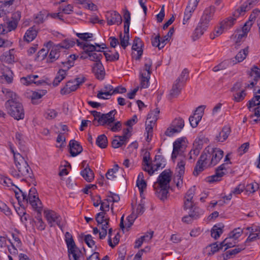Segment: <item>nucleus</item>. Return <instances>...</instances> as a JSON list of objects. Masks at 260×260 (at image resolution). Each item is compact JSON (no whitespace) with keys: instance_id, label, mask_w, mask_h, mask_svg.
Returning a JSON list of instances; mask_svg holds the SVG:
<instances>
[{"instance_id":"nucleus-4","label":"nucleus","mask_w":260,"mask_h":260,"mask_svg":"<svg viewBox=\"0 0 260 260\" xmlns=\"http://www.w3.org/2000/svg\"><path fill=\"white\" fill-rule=\"evenodd\" d=\"M203 153H205L208 155V158H210V161L208 164L209 167L216 165L221 159L223 156V151L219 148H211V151L209 149H206Z\"/></svg>"},{"instance_id":"nucleus-46","label":"nucleus","mask_w":260,"mask_h":260,"mask_svg":"<svg viewBox=\"0 0 260 260\" xmlns=\"http://www.w3.org/2000/svg\"><path fill=\"white\" fill-rule=\"evenodd\" d=\"M165 166V164L161 162L160 161H157L156 164L154 165L153 166H151L150 169L147 170L146 168H144L143 170L147 172L150 175H152L155 171H157L159 168H164Z\"/></svg>"},{"instance_id":"nucleus-35","label":"nucleus","mask_w":260,"mask_h":260,"mask_svg":"<svg viewBox=\"0 0 260 260\" xmlns=\"http://www.w3.org/2000/svg\"><path fill=\"white\" fill-rule=\"evenodd\" d=\"M189 209H190L189 213L194 219L199 218L204 213L203 210L194 205H192V208L191 207Z\"/></svg>"},{"instance_id":"nucleus-61","label":"nucleus","mask_w":260,"mask_h":260,"mask_svg":"<svg viewBox=\"0 0 260 260\" xmlns=\"http://www.w3.org/2000/svg\"><path fill=\"white\" fill-rule=\"evenodd\" d=\"M84 241L89 247L91 248L95 245V242L93 240L91 235H87L85 236Z\"/></svg>"},{"instance_id":"nucleus-41","label":"nucleus","mask_w":260,"mask_h":260,"mask_svg":"<svg viewBox=\"0 0 260 260\" xmlns=\"http://www.w3.org/2000/svg\"><path fill=\"white\" fill-rule=\"evenodd\" d=\"M236 19V18H232L231 17L228 18L221 22V27L223 29L227 30L233 25Z\"/></svg>"},{"instance_id":"nucleus-21","label":"nucleus","mask_w":260,"mask_h":260,"mask_svg":"<svg viewBox=\"0 0 260 260\" xmlns=\"http://www.w3.org/2000/svg\"><path fill=\"white\" fill-rule=\"evenodd\" d=\"M157 119V116L156 115H148L145 122V129L148 134L152 133L153 128L155 125Z\"/></svg>"},{"instance_id":"nucleus-44","label":"nucleus","mask_w":260,"mask_h":260,"mask_svg":"<svg viewBox=\"0 0 260 260\" xmlns=\"http://www.w3.org/2000/svg\"><path fill=\"white\" fill-rule=\"evenodd\" d=\"M248 53V47L241 50L235 56L237 62H240L244 60Z\"/></svg>"},{"instance_id":"nucleus-30","label":"nucleus","mask_w":260,"mask_h":260,"mask_svg":"<svg viewBox=\"0 0 260 260\" xmlns=\"http://www.w3.org/2000/svg\"><path fill=\"white\" fill-rule=\"evenodd\" d=\"M257 101L254 100V96L248 102V108L250 112H254L253 114H260V106L257 104Z\"/></svg>"},{"instance_id":"nucleus-8","label":"nucleus","mask_w":260,"mask_h":260,"mask_svg":"<svg viewBox=\"0 0 260 260\" xmlns=\"http://www.w3.org/2000/svg\"><path fill=\"white\" fill-rule=\"evenodd\" d=\"M186 147V138L182 137L177 139L173 143L172 159L174 161L179 153H182L184 151Z\"/></svg>"},{"instance_id":"nucleus-39","label":"nucleus","mask_w":260,"mask_h":260,"mask_svg":"<svg viewBox=\"0 0 260 260\" xmlns=\"http://www.w3.org/2000/svg\"><path fill=\"white\" fill-rule=\"evenodd\" d=\"M37 35V31L31 28L30 29L27 30L24 36V39L25 41L29 43L34 40Z\"/></svg>"},{"instance_id":"nucleus-58","label":"nucleus","mask_w":260,"mask_h":260,"mask_svg":"<svg viewBox=\"0 0 260 260\" xmlns=\"http://www.w3.org/2000/svg\"><path fill=\"white\" fill-rule=\"evenodd\" d=\"M108 197L112 199H106L105 201L108 202H118L120 200V197L118 194L113 193L111 191H109V195L108 196Z\"/></svg>"},{"instance_id":"nucleus-23","label":"nucleus","mask_w":260,"mask_h":260,"mask_svg":"<svg viewBox=\"0 0 260 260\" xmlns=\"http://www.w3.org/2000/svg\"><path fill=\"white\" fill-rule=\"evenodd\" d=\"M113 87L111 85H105L104 88L99 91L97 97L101 99H108V98L104 97L103 95H105L106 96L112 95L113 93L112 92H111V91H113Z\"/></svg>"},{"instance_id":"nucleus-28","label":"nucleus","mask_w":260,"mask_h":260,"mask_svg":"<svg viewBox=\"0 0 260 260\" xmlns=\"http://www.w3.org/2000/svg\"><path fill=\"white\" fill-rule=\"evenodd\" d=\"M18 25V23L13 21L11 20L9 21L7 24V27L5 28V26L1 24L0 26V34L3 35L7 33L8 32L11 31L12 30H14L16 28Z\"/></svg>"},{"instance_id":"nucleus-51","label":"nucleus","mask_w":260,"mask_h":260,"mask_svg":"<svg viewBox=\"0 0 260 260\" xmlns=\"http://www.w3.org/2000/svg\"><path fill=\"white\" fill-rule=\"evenodd\" d=\"M193 197V196L187 194H185L183 206L184 210H187L191 207L192 208V205H193V202L192 201Z\"/></svg>"},{"instance_id":"nucleus-59","label":"nucleus","mask_w":260,"mask_h":260,"mask_svg":"<svg viewBox=\"0 0 260 260\" xmlns=\"http://www.w3.org/2000/svg\"><path fill=\"white\" fill-rule=\"evenodd\" d=\"M0 211L3 212L7 216L11 215V211L8 206L4 203H0Z\"/></svg>"},{"instance_id":"nucleus-43","label":"nucleus","mask_w":260,"mask_h":260,"mask_svg":"<svg viewBox=\"0 0 260 260\" xmlns=\"http://www.w3.org/2000/svg\"><path fill=\"white\" fill-rule=\"evenodd\" d=\"M249 75L250 76L254 77L253 81L257 83L258 80L260 79V69L256 66H253Z\"/></svg>"},{"instance_id":"nucleus-42","label":"nucleus","mask_w":260,"mask_h":260,"mask_svg":"<svg viewBox=\"0 0 260 260\" xmlns=\"http://www.w3.org/2000/svg\"><path fill=\"white\" fill-rule=\"evenodd\" d=\"M47 93L46 90H40L38 92L35 91L32 92L31 96V103L33 104H37V101L41 99L44 95Z\"/></svg>"},{"instance_id":"nucleus-6","label":"nucleus","mask_w":260,"mask_h":260,"mask_svg":"<svg viewBox=\"0 0 260 260\" xmlns=\"http://www.w3.org/2000/svg\"><path fill=\"white\" fill-rule=\"evenodd\" d=\"M92 123L95 126L108 125L111 126L115 120V115H93Z\"/></svg>"},{"instance_id":"nucleus-37","label":"nucleus","mask_w":260,"mask_h":260,"mask_svg":"<svg viewBox=\"0 0 260 260\" xmlns=\"http://www.w3.org/2000/svg\"><path fill=\"white\" fill-rule=\"evenodd\" d=\"M141 83L140 87L141 88H146L149 86L150 73L148 72L147 75L146 73H141L140 75Z\"/></svg>"},{"instance_id":"nucleus-7","label":"nucleus","mask_w":260,"mask_h":260,"mask_svg":"<svg viewBox=\"0 0 260 260\" xmlns=\"http://www.w3.org/2000/svg\"><path fill=\"white\" fill-rule=\"evenodd\" d=\"M184 126V120L180 117L176 118L172 122L170 126L166 129L165 135L168 137H172L175 134L180 133Z\"/></svg>"},{"instance_id":"nucleus-5","label":"nucleus","mask_w":260,"mask_h":260,"mask_svg":"<svg viewBox=\"0 0 260 260\" xmlns=\"http://www.w3.org/2000/svg\"><path fill=\"white\" fill-rule=\"evenodd\" d=\"M86 80V78L82 77L81 78H76L74 80L69 81L67 83L66 87L61 89V94L62 95L69 94L76 90Z\"/></svg>"},{"instance_id":"nucleus-26","label":"nucleus","mask_w":260,"mask_h":260,"mask_svg":"<svg viewBox=\"0 0 260 260\" xmlns=\"http://www.w3.org/2000/svg\"><path fill=\"white\" fill-rule=\"evenodd\" d=\"M1 60L2 61L7 63H12L15 61V56L14 54V50H11L4 52L1 55Z\"/></svg>"},{"instance_id":"nucleus-49","label":"nucleus","mask_w":260,"mask_h":260,"mask_svg":"<svg viewBox=\"0 0 260 260\" xmlns=\"http://www.w3.org/2000/svg\"><path fill=\"white\" fill-rule=\"evenodd\" d=\"M188 78V71L187 69H184L180 76L176 80V81L183 85H184L186 81L187 80Z\"/></svg>"},{"instance_id":"nucleus-24","label":"nucleus","mask_w":260,"mask_h":260,"mask_svg":"<svg viewBox=\"0 0 260 260\" xmlns=\"http://www.w3.org/2000/svg\"><path fill=\"white\" fill-rule=\"evenodd\" d=\"M155 190V194L156 196L161 201H165L167 198L169 193L168 190L170 187H159V185L157 187H154Z\"/></svg>"},{"instance_id":"nucleus-27","label":"nucleus","mask_w":260,"mask_h":260,"mask_svg":"<svg viewBox=\"0 0 260 260\" xmlns=\"http://www.w3.org/2000/svg\"><path fill=\"white\" fill-rule=\"evenodd\" d=\"M70 260H84L81 257V251L78 247L68 250Z\"/></svg>"},{"instance_id":"nucleus-63","label":"nucleus","mask_w":260,"mask_h":260,"mask_svg":"<svg viewBox=\"0 0 260 260\" xmlns=\"http://www.w3.org/2000/svg\"><path fill=\"white\" fill-rule=\"evenodd\" d=\"M259 238V233H251L245 241V243L255 241Z\"/></svg>"},{"instance_id":"nucleus-55","label":"nucleus","mask_w":260,"mask_h":260,"mask_svg":"<svg viewBox=\"0 0 260 260\" xmlns=\"http://www.w3.org/2000/svg\"><path fill=\"white\" fill-rule=\"evenodd\" d=\"M120 45L124 49L129 45V36H122V34H120Z\"/></svg>"},{"instance_id":"nucleus-16","label":"nucleus","mask_w":260,"mask_h":260,"mask_svg":"<svg viewBox=\"0 0 260 260\" xmlns=\"http://www.w3.org/2000/svg\"><path fill=\"white\" fill-rule=\"evenodd\" d=\"M70 153L72 157H75L80 154L83 151V148L80 144L75 140H71L69 144Z\"/></svg>"},{"instance_id":"nucleus-19","label":"nucleus","mask_w":260,"mask_h":260,"mask_svg":"<svg viewBox=\"0 0 260 260\" xmlns=\"http://www.w3.org/2000/svg\"><path fill=\"white\" fill-rule=\"evenodd\" d=\"M198 3V1L196 0L191 4V2H189L188 6L186 7L185 12H184V16L183 20V23L185 24L187 23L188 20L190 18L192 13L196 9L197 5Z\"/></svg>"},{"instance_id":"nucleus-34","label":"nucleus","mask_w":260,"mask_h":260,"mask_svg":"<svg viewBox=\"0 0 260 260\" xmlns=\"http://www.w3.org/2000/svg\"><path fill=\"white\" fill-rule=\"evenodd\" d=\"M151 43L153 47H158L159 50L163 48L166 45V43H164V40H161L159 34L151 39Z\"/></svg>"},{"instance_id":"nucleus-54","label":"nucleus","mask_w":260,"mask_h":260,"mask_svg":"<svg viewBox=\"0 0 260 260\" xmlns=\"http://www.w3.org/2000/svg\"><path fill=\"white\" fill-rule=\"evenodd\" d=\"M104 54L105 56L106 60L107 61H114L117 60H118L119 57L118 52H116L113 55H111L106 52H104Z\"/></svg>"},{"instance_id":"nucleus-40","label":"nucleus","mask_w":260,"mask_h":260,"mask_svg":"<svg viewBox=\"0 0 260 260\" xmlns=\"http://www.w3.org/2000/svg\"><path fill=\"white\" fill-rule=\"evenodd\" d=\"M82 49L84 50V52L86 54H89L90 53L96 52H102L101 49H96L95 46L92 44L88 43H84L83 44Z\"/></svg>"},{"instance_id":"nucleus-50","label":"nucleus","mask_w":260,"mask_h":260,"mask_svg":"<svg viewBox=\"0 0 260 260\" xmlns=\"http://www.w3.org/2000/svg\"><path fill=\"white\" fill-rule=\"evenodd\" d=\"M75 44V42L72 39H65L61 43L58 44V46L60 48L68 49L73 47Z\"/></svg>"},{"instance_id":"nucleus-48","label":"nucleus","mask_w":260,"mask_h":260,"mask_svg":"<svg viewBox=\"0 0 260 260\" xmlns=\"http://www.w3.org/2000/svg\"><path fill=\"white\" fill-rule=\"evenodd\" d=\"M243 233V230L240 228H236L231 232L228 235L229 239H234L237 240Z\"/></svg>"},{"instance_id":"nucleus-36","label":"nucleus","mask_w":260,"mask_h":260,"mask_svg":"<svg viewBox=\"0 0 260 260\" xmlns=\"http://www.w3.org/2000/svg\"><path fill=\"white\" fill-rule=\"evenodd\" d=\"M60 49V47L58 46V45H56L52 47L51 50L49 55V57L50 59L51 60V62H53L54 60L58 59L59 57V49Z\"/></svg>"},{"instance_id":"nucleus-14","label":"nucleus","mask_w":260,"mask_h":260,"mask_svg":"<svg viewBox=\"0 0 260 260\" xmlns=\"http://www.w3.org/2000/svg\"><path fill=\"white\" fill-rule=\"evenodd\" d=\"M185 162L184 160H181L178 162L177 168L176 169V176L174 178V180L176 179V177L177 178L178 181L176 183V186L179 188L181 187L183 183V176L184 174L185 171Z\"/></svg>"},{"instance_id":"nucleus-38","label":"nucleus","mask_w":260,"mask_h":260,"mask_svg":"<svg viewBox=\"0 0 260 260\" xmlns=\"http://www.w3.org/2000/svg\"><path fill=\"white\" fill-rule=\"evenodd\" d=\"M96 144L101 148L104 149L107 147L108 139L105 135L102 134L98 137Z\"/></svg>"},{"instance_id":"nucleus-22","label":"nucleus","mask_w":260,"mask_h":260,"mask_svg":"<svg viewBox=\"0 0 260 260\" xmlns=\"http://www.w3.org/2000/svg\"><path fill=\"white\" fill-rule=\"evenodd\" d=\"M104 220L102 221V222L100 223H98V225H101V231L100 232V239H104L105 238L106 236L107 235V229L109 226V217H104Z\"/></svg>"},{"instance_id":"nucleus-2","label":"nucleus","mask_w":260,"mask_h":260,"mask_svg":"<svg viewBox=\"0 0 260 260\" xmlns=\"http://www.w3.org/2000/svg\"><path fill=\"white\" fill-rule=\"evenodd\" d=\"M214 12L215 8L213 7H209L205 10L200 21L192 35V38L194 41L198 40L203 35L204 31L208 27Z\"/></svg>"},{"instance_id":"nucleus-15","label":"nucleus","mask_w":260,"mask_h":260,"mask_svg":"<svg viewBox=\"0 0 260 260\" xmlns=\"http://www.w3.org/2000/svg\"><path fill=\"white\" fill-rule=\"evenodd\" d=\"M107 24L109 25L116 24L120 25L122 23V17L121 15L116 11H111L106 15Z\"/></svg>"},{"instance_id":"nucleus-11","label":"nucleus","mask_w":260,"mask_h":260,"mask_svg":"<svg viewBox=\"0 0 260 260\" xmlns=\"http://www.w3.org/2000/svg\"><path fill=\"white\" fill-rule=\"evenodd\" d=\"M172 172L169 169L165 170L157 178L156 183L159 187H170L169 184L171 181Z\"/></svg>"},{"instance_id":"nucleus-47","label":"nucleus","mask_w":260,"mask_h":260,"mask_svg":"<svg viewBox=\"0 0 260 260\" xmlns=\"http://www.w3.org/2000/svg\"><path fill=\"white\" fill-rule=\"evenodd\" d=\"M15 138L18 143L20 150L25 151V141L24 140V136L19 132H16L15 134Z\"/></svg>"},{"instance_id":"nucleus-9","label":"nucleus","mask_w":260,"mask_h":260,"mask_svg":"<svg viewBox=\"0 0 260 260\" xmlns=\"http://www.w3.org/2000/svg\"><path fill=\"white\" fill-rule=\"evenodd\" d=\"M45 216L50 226H52V223L55 222L60 229L63 232V228L64 225L61 223V218L59 215L52 210H45Z\"/></svg>"},{"instance_id":"nucleus-17","label":"nucleus","mask_w":260,"mask_h":260,"mask_svg":"<svg viewBox=\"0 0 260 260\" xmlns=\"http://www.w3.org/2000/svg\"><path fill=\"white\" fill-rule=\"evenodd\" d=\"M256 0H248L247 2L243 4L240 8L235 11L233 15L237 18L239 15H242V13H244L249 10L255 4Z\"/></svg>"},{"instance_id":"nucleus-3","label":"nucleus","mask_w":260,"mask_h":260,"mask_svg":"<svg viewBox=\"0 0 260 260\" xmlns=\"http://www.w3.org/2000/svg\"><path fill=\"white\" fill-rule=\"evenodd\" d=\"M15 187L17 188L21 193L22 197V201H26V203H29L32 207H36L38 205H42V203L38 197V193L37 190L34 187H31L29 191L28 195L18 188L16 186Z\"/></svg>"},{"instance_id":"nucleus-31","label":"nucleus","mask_w":260,"mask_h":260,"mask_svg":"<svg viewBox=\"0 0 260 260\" xmlns=\"http://www.w3.org/2000/svg\"><path fill=\"white\" fill-rule=\"evenodd\" d=\"M100 210L102 211L97 213L95 216V220L98 223L102 222L104 217H107L106 214L107 212L108 211V210H106V208L105 207V202L102 201L101 203Z\"/></svg>"},{"instance_id":"nucleus-45","label":"nucleus","mask_w":260,"mask_h":260,"mask_svg":"<svg viewBox=\"0 0 260 260\" xmlns=\"http://www.w3.org/2000/svg\"><path fill=\"white\" fill-rule=\"evenodd\" d=\"M202 116L201 115H191L189 118V121L190 125L193 127H196L199 122L202 119Z\"/></svg>"},{"instance_id":"nucleus-33","label":"nucleus","mask_w":260,"mask_h":260,"mask_svg":"<svg viewBox=\"0 0 260 260\" xmlns=\"http://www.w3.org/2000/svg\"><path fill=\"white\" fill-rule=\"evenodd\" d=\"M223 228L224 226L223 225H220V224H218V225H214L211 231V237L215 239H218L220 237V236L222 234L223 232Z\"/></svg>"},{"instance_id":"nucleus-1","label":"nucleus","mask_w":260,"mask_h":260,"mask_svg":"<svg viewBox=\"0 0 260 260\" xmlns=\"http://www.w3.org/2000/svg\"><path fill=\"white\" fill-rule=\"evenodd\" d=\"M14 161L17 170H16L13 167H11L9 169V173L14 178L17 179L22 177L26 178H34L32 170L22 155L16 157V158L14 159Z\"/></svg>"},{"instance_id":"nucleus-25","label":"nucleus","mask_w":260,"mask_h":260,"mask_svg":"<svg viewBox=\"0 0 260 260\" xmlns=\"http://www.w3.org/2000/svg\"><path fill=\"white\" fill-rule=\"evenodd\" d=\"M81 175L87 182H90L94 179V173L88 165L80 172Z\"/></svg>"},{"instance_id":"nucleus-12","label":"nucleus","mask_w":260,"mask_h":260,"mask_svg":"<svg viewBox=\"0 0 260 260\" xmlns=\"http://www.w3.org/2000/svg\"><path fill=\"white\" fill-rule=\"evenodd\" d=\"M62 64H68L69 66L66 69H60L57 74L54 81L53 82V85L55 86H57L59 83L65 78L67 76V72L74 65V62L72 61L68 60L67 61H62Z\"/></svg>"},{"instance_id":"nucleus-13","label":"nucleus","mask_w":260,"mask_h":260,"mask_svg":"<svg viewBox=\"0 0 260 260\" xmlns=\"http://www.w3.org/2000/svg\"><path fill=\"white\" fill-rule=\"evenodd\" d=\"M208 164V155L205 153H202L198 159L194 167L193 174L198 176L204 170L205 165Z\"/></svg>"},{"instance_id":"nucleus-56","label":"nucleus","mask_w":260,"mask_h":260,"mask_svg":"<svg viewBox=\"0 0 260 260\" xmlns=\"http://www.w3.org/2000/svg\"><path fill=\"white\" fill-rule=\"evenodd\" d=\"M2 92L4 94H5V95L8 98H10L9 100H16V94L15 93L13 92L11 90L8 89H3Z\"/></svg>"},{"instance_id":"nucleus-60","label":"nucleus","mask_w":260,"mask_h":260,"mask_svg":"<svg viewBox=\"0 0 260 260\" xmlns=\"http://www.w3.org/2000/svg\"><path fill=\"white\" fill-rule=\"evenodd\" d=\"M246 95L245 89H243L240 92H238L234 94V100L236 102H239L244 99Z\"/></svg>"},{"instance_id":"nucleus-53","label":"nucleus","mask_w":260,"mask_h":260,"mask_svg":"<svg viewBox=\"0 0 260 260\" xmlns=\"http://www.w3.org/2000/svg\"><path fill=\"white\" fill-rule=\"evenodd\" d=\"M79 3L83 5L85 8L89 9L90 10H95L96 9V6L91 3L90 1L87 0H77Z\"/></svg>"},{"instance_id":"nucleus-18","label":"nucleus","mask_w":260,"mask_h":260,"mask_svg":"<svg viewBox=\"0 0 260 260\" xmlns=\"http://www.w3.org/2000/svg\"><path fill=\"white\" fill-rule=\"evenodd\" d=\"M231 133V127L229 125H224L221 131L215 137V140L219 142H224Z\"/></svg>"},{"instance_id":"nucleus-64","label":"nucleus","mask_w":260,"mask_h":260,"mask_svg":"<svg viewBox=\"0 0 260 260\" xmlns=\"http://www.w3.org/2000/svg\"><path fill=\"white\" fill-rule=\"evenodd\" d=\"M116 171H113V170L109 169L106 174V177L108 180H115L117 176L115 175Z\"/></svg>"},{"instance_id":"nucleus-62","label":"nucleus","mask_w":260,"mask_h":260,"mask_svg":"<svg viewBox=\"0 0 260 260\" xmlns=\"http://www.w3.org/2000/svg\"><path fill=\"white\" fill-rule=\"evenodd\" d=\"M76 36L80 39L87 41L88 39L91 38L93 35L91 33H76Z\"/></svg>"},{"instance_id":"nucleus-57","label":"nucleus","mask_w":260,"mask_h":260,"mask_svg":"<svg viewBox=\"0 0 260 260\" xmlns=\"http://www.w3.org/2000/svg\"><path fill=\"white\" fill-rule=\"evenodd\" d=\"M249 147V143L246 142L242 144L240 147L238 149V152L239 153V155L241 156L246 152H247Z\"/></svg>"},{"instance_id":"nucleus-10","label":"nucleus","mask_w":260,"mask_h":260,"mask_svg":"<svg viewBox=\"0 0 260 260\" xmlns=\"http://www.w3.org/2000/svg\"><path fill=\"white\" fill-rule=\"evenodd\" d=\"M8 114H24L22 104L16 100H8L5 104Z\"/></svg>"},{"instance_id":"nucleus-52","label":"nucleus","mask_w":260,"mask_h":260,"mask_svg":"<svg viewBox=\"0 0 260 260\" xmlns=\"http://www.w3.org/2000/svg\"><path fill=\"white\" fill-rule=\"evenodd\" d=\"M88 56L90 60L94 61L95 63H102L101 59L103 58L102 54L93 52L88 54Z\"/></svg>"},{"instance_id":"nucleus-29","label":"nucleus","mask_w":260,"mask_h":260,"mask_svg":"<svg viewBox=\"0 0 260 260\" xmlns=\"http://www.w3.org/2000/svg\"><path fill=\"white\" fill-rule=\"evenodd\" d=\"M184 85L176 81L174 83L172 88L170 90V96L171 98L177 97L181 92L182 87Z\"/></svg>"},{"instance_id":"nucleus-32","label":"nucleus","mask_w":260,"mask_h":260,"mask_svg":"<svg viewBox=\"0 0 260 260\" xmlns=\"http://www.w3.org/2000/svg\"><path fill=\"white\" fill-rule=\"evenodd\" d=\"M245 249V246H241V247L236 248L231 250L227 251L225 253L221 255V257H224V260H227L230 258L231 256L236 255L240 253L241 251Z\"/></svg>"},{"instance_id":"nucleus-20","label":"nucleus","mask_w":260,"mask_h":260,"mask_svg":"<svg viewBox=\"0 0 260 260\" xmlns=\"http://www.w3.org/2000/svg\"><path fill=\"white\" fill-rule=\"evenodd\" d=\"M92 71L98 79L100 80L104 79L105 75V72L102 63H94L92 66Z\"/></svg>"}]
</instances>
